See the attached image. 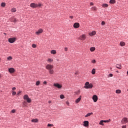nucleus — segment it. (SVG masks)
<instances>
[{
    "label": "nucleus",
    "instance_id": "obj_1",
    "mask_svg": "<svg viewBox=\"0 0 128 128\" xmlns=\"http://www.w3.org/2000/svg\"><path fill=\"white\" fill-rule=\"evenodd\" d=\"M94 86L92 84H90L89 82H86L85 83V86L84 88L86 89H92Z\"/></svg>",
    "mask_w": 128,
    "mask_h": 128
},
{
    "label": "nucleus",
    "instance_id": "obj_2",
    "mask_svg": "<svg viewBox=\"0 0 128 128\" xmlns=\"http://www.w3.org/2000/svg\"><path fill=\"white\" fill-rule=\"evenodd\" d=\"M16 41V38H8V42H9L10 44H14Z\"/></svg>",
    "mask_w": 128,
    "mask_h": 128
},
{
    "label": "nucleus",
    "instance_id": "obj_3",
    "mask_svg": "<svg viewBox=\"0 0 128 128\" xmlns=\"http://www.w3.org/2000/svg\"><path fill=\"white\" fill-rule=\"evenodd\" d=\"M46 70H52V68H54V66L51 65L50 64H48L46 66Z\"/></svg>",
    "mask_w": 128,
    "mask_h": 128
},
{
    "label": "nucleus",
    "instance_id": "obj_4",
    "mask_svg": "<svg viewBox=\"0 0 128 128\" xmlns=\"http://www.w3.org/2000/svg\"><path fill=\"white\" fill-rule=\"evenodd\" d=\"M30 7L32 8H36L38 7V5L37 4L32 3L30 4Z\"/></svg>",
    "mask_w": 128,
    "mask_h": 128
},
{
    "label": "nucleus",
    "instance_id": "obj_5",
    "mask_svg": "<svg viewBox=\"0 0 128 128\" xmlns=\"http://www.w3.org/2000/svg\"><path fill=\"white\" fill-rule=\"evenodd\" d=\"M79 39L82 40V41H84L85 39H86V36L84 34L82 35L81 36H80Z\"/></svg>",
    "mask_w": 128,
    "mask_h": 128
},
{
    "label": "nucleus",
    "instance_id": "obj_6",
    "mask_svg": "<svg viewBox=\"0 0 128 128\" xmlns=\"http://www.w3.org/2000/svg\"><path fill=\"white\" fill-rule=\"evenodd\" d=\"M92 100H94V102H96L98 101V96L96 94L92 96Z\"/></svg>",
    "mask_w": 128,
    "mask_h": 128
},
{
    "label": "nucleus",
    "instance_id": "obj_7",
    "mask_svg": "<svg viewBox=\"0 0 128 128\" xmlns=\"http://www.w3.org/2000/svg\"><path fill=\"white\" fill-rule=\"evenodd\" d=\"M122 122H124V124H126L128 122V118H122Z\"/></svg>",
    "mask_w": 128,
    "mask_h": 128
},
{
    "label": "nucleus",
    "instance_id": "obj_8",
    "mask_svg": "<svg viewBox=\"0 0 128 128\" xmlns=\"http://www.w3.org/2000/svg\"><path fill=\"white\" fill-rule=\"evenodd\" d=\"M73 27H74V28H79V27H80V24L78 23V22L74 23L73 24Z\"/></svg>",
    "mask_w": 128,
    "mask_h": 128
},
{
    "label": "nucleus",
    "instance_id": "obj_9",
    "mask_svg": "<svg viewBox=\"0 0 128 128\" xmlns=\"http://www.w3.org/2000/svg\"><path fill=\"white\" fill-rule=\"evenodd\" d=\"M42 32H43V30H42V29H40V30H38V31H37V32H36V34L39 35L40 34L42 33Z\"/></svg>",
    "mask_w": 128,
    "mask_h": 128
},
{
    "label": "nucleus",
    "instance_id": "obj_10",
    "mask_svg": "<svg viewBox=\"0 0 128 128\" xmlns=\"http://www.w3.org/2000/svg\"><path fill=\"white\" fill-rule=\"evenodd\" d=\"M8 71H9L10 73L12 74L13 72H14V68H10L8 70Z\"/></svg>",
    "mask_w": 128,
    "mask_h": 128
},
{
    "label": "nucleus",
    "instance_id": "obj_11",
    "mask_svg": "<svg viewBox=\"0 0 128 128\" xmlns=\"http://www.w3.org/2000/svg\"><path fill=\"white\" fill-rule=\"evenodd\" d=\"M54 86H56L58 88H60L62 87V85H60V84H54Z\"/></svg>",
    "mask_w": 128,
    "mask_h": 128
},
{
    "label": "nucleus",
    "instance_id": "obj_12",
    "mask_svg": "<svg viewBox=\"0 0 128 128\" xmlns=\"http://www.w3.org/2000/svg\"><path fill=\"white\" fill-rule=\"evenodd\" d=\"M84 126L85 127H87L88 126V121H84Z\"/></svg>",
    "mask_w": 128,
    "mask_h": 128
},
{
    "label": "nucleus",
    "instance_id": "obj_13",
    "mask_svg": "<svg viewBox=\"0 0 128 128\" xmlns=\"http://www.w3.org/2000/svg\"><path fill=\"white\" fill-rule=\"evenodd\" d=\"M81 97L82 96H80V98H76V104H78L80 102L81 100Z\"/></svg>",
    "mask_w": 128,
    "mask_h": 128
},
{
    "label": "nucleus",
    "instance_id": "obj_14",
    "mask_svg": "<svg viewBox=\"0 0 128 128\" xmlns=\"http://www.w3.org/2000/svg\"><path fill=\"white\" fill-rule=\"evenodd\" d=\"M10 22H16V18H10Z\"/></svg>",
    "mask_w": 128,
    "mask_h": 128
},
{
    "label": "nucleus",
    "instance_id": "obj_15",
    "mask_svg": "<svg viewBox=\"0 0 128 128\" xmlns=\"http://www.w3.org/2000/svg\"><path fill=\"white\" fill-rule=\"evenodd\" d=\"M116 68L119 69V70H121L122 68V67L121 66L120 64H116Z\"/></svg>",
    "mask_w": 128,
    "mask_h": 128
},
{
    "label": "nucleus",
    "instance_id": "obj_16",
    "mask_svg": "<svg viewBox=\"0 0 128 128\" xmlns=\"http://www.w3.org/2000/svg\"><path fill=\"white\" fill-rule=\"evenodd\" d=\"M96 34L95 31H92V32H91L89 34V36H92L95 35Z\"/></svg>",
    "mask_w": 128,
    "mask_h": 128
},
{
    "label": "nucleus",
    "instance_id": "obj_17",
    "mask_svg": "<svg viewBox=\"0 0 128 128\" xmlns=\"http://www.w3.org/2000/svg\"><path fill=\"white\" fill-rule=\"evenodd\" d=\"M92 112H90V113H88L86 114V115L84 116L85 118H87L88 116H92Z\"/></svg>",
    "mask_w": 128,
    "mask_h": 128
},
{
    "label": "nucleus",
    "instance_id": "obj_18",
    "mask_svg": "<svg viewBox=\"0 0 128 128\" xmlns=\"http://www.w3.org/2000/svg\"><path fill=\"white\" fill-rule=\"evenodd\" d=\"M49 70V71H48V72H49L50 74H54V71L53 70Z\"/></svg>",
    "mask_w": 128,
    "mask_h": 128
},
{
    "label": "nucleus",
    "instance_id": "obj_19",
    "mask_svg": "<svg viewBox=\"0 0 128 128\" xmlns=\"http://www.w3.org/2000/svg\"><path fill=\"white\" fill-rule=\"evenodd\" d=\"M31 122H38V118H34V119L31 120Z\"/></svg>",
    "mask_w": 128,
    "mask_h": 128
},
{
    "label": "nucleus",
    "instance_id": "obj_20",
    "mask_svg": "<svg viewBox=\"0 0 128 128\" xmlns=\"http://www.w3.org/2000/svg\"><path fill=\"white\" fill-rule=\"evenodd\" d=\"M91 10L92 11H96L97 10V8L96 6H93L91 8Z\"/></svg>",
    "mask_w": 128,
    "mask_h": 128
},
{
    "label": "nucleus",
    "instance_id": "obj_21",
    "mask_svg": "<svg viewBox=\"0 0 128 128\" xmlns=\"http://www.w3.org/2000/svg\"><path fill=\"white\" fill-rule=\"evenodd\" d=\"M120 45L121 46H124L126 45V43L123 42H121Z\"/></svg>",
    "mask_w": 128,
    "mask_h": 128
},
{
    "label": "nucleus",
    "instance_id": "obj_22",
    "mask_svg": "<svg viewBox=\"0 0 128 128\" xmlns=\"http://www.w3.org/2000/svg\"><path fill=\"white\" fill-rule=\"evenodd\" d=\"M24 100L30 99L28 98V96L27 94H25V96H24Z\"/></svg>",
    "mask_w": 128,
    "mask_h": 128
},
{
    "label": "nucleus",
    "instance_id": "obj_23",
    "mask_svg": "<svg viewBox=\"0 0 128 128\" xmlns=\"http://www.w3.org/2000/svg\"><path fill=\"white\" fill-rule=\"evenodd\" d=\"M109 3H110V4H114L116 3V0H110Z\"/></svg>",
    "mask_w": 128,
    "mask_h": 128
},
{
    "label": "nucleus",
    "instance_id": "obj_24",
    "mask_svg": "<svg viewBox=\"0 0 128 128\" xmlns=\"http://www.w3.org/2000/svg\"><path fill=\"white\" fill-rule=\"evenodd\" d=\"M102 6L103 8H108V4H104L102 5Z\"/></svg>",
    "mask_w": 128,
    "mask_h": 128
},
{
    "label": "nucleus",
    "instance_id": "obj_25",
    "mask_svg": "<svg viewBox=\"0 0 128 128\" xmlns=\"http://www.w3.org/2000/svg\"><path fill=\"white\" fill-rule=\"evenodd\" d=\"M56 50H51V54H56Z\"/></svg>",
    "mask_w": 128,
    "mask_h": 128
},
{
    "label": "nucleus",
    "instance_id": "obj_26",
    "mask_svg": "<svg viewBox=\"0 0 128 128\" xmlns=\"http://www.w3.org/2000/svg\"><path fill=\"white\" fill-rule=\"evenodd\" d=\"M96 50V48L94 47H92L90 48V50L91 52H94Z\"/></svg>",
    "mask_w": 128,
    "mask_h": 128
},
{
    "label": "nucleus",
    "instance_id": "obj_27",
    "mask_svg": "<svg viewBox=\"0 0 128 128\" xmlns=\"http://www.w3.org/2000/svg\"><path fill=\"white\" fill-rule=\"evenodd\" d=\"M47 61H48V62H54V60H52V58H48V59Z\"/></svg>",
    "mask_w": 128,
    "mask_h": 128
},
{
    "label": "nucleus",
    "instance_id": "obj_28",
    "mask_svg": "<svg viewBox=\"0 0 128 128\" xmlns=\"http://www.w3.org/2000/svg\"><path fill=\"white\" fill-rule=\"evenodd\" d=\"M91 72L92 73V74H94V75L95 74H96V69L95 68L92 69Z\"/></svg>",
    "mask_w": 128,
    "mask_h": 128
},
{
    "label": "nucleus",
    "instance_id": "obj_29",
    "mask_svg": "<svg viewBox=\"0 0 128 128\" xmlns=\"http://www.w3.org/2000/svg\"><path fill=\"white\" fill-rule=\"evenodd\" d=\"M11 12H16V8H12Z\"/></svg>",
    "mask_w": 128,
    "mask_h": 128
},
{
    "label": "nucleus",
    "instance_id": "obj_30",
    "mask_svg": "<svg viewBox=\"0 0 128 128\" xmlns=\"http://www.w3.org/2000/svg\"><path fill=\"white\" fill-rule=\"evenodd\" d=\"M40 80H38V81L36 82V86H40Z\"/></svg>",
    "mask_w": 128,
    "mask_h": 128
},
{
    "label": "nucleus",
    "instance_id": "obj_31",
    "mask_svg": "<svg viewBox=\"0 0 128 128\" xmlns=\"http://www.w3.org/2000/svg\"><path fill=\"white\" fill-rule=\"evenodd\" d=\"M116 94H120L121 93V90H117L116 91Z\"/></svg>",
    "mask_w": 128,
    "mask_h": 128
},
{
    "label": "nucleus",
    "instance_id": "obj_32",
    "mask_svg": "<svg viewBox=\"0 0 128 128\" xmlns=\"http://www.w3.org/2000/svg\"><path fill=\"white\" fill-rule=\"evenodd\" d=\"M103 123H104L103 120H101L100 121L99 124L101 126H104V124Z\"/></svg>",
    "mask_w": 128,
    "mask_h": 128
},
{
    "label": "nucleus",
    "instance_id": "obj_33",
    "mask_svg": "<svg viewBox=\"0 0 128 128\" xmlns=\"http://www.w3.org/2000/svg\"><path fill=\"white\" fill-rule=\"evenodd\" d=\"M7 60H12V56L8 57Z\"/></svg>",
    "mask_w": 128,
    "mask_h": 128
},
{
    "label": "nucleus",
    "instance_id": "obj_34",
    "mask_svg": "<svg viewBox=\"0 0 128 128\" xmlns=\"http://www.w3.org/2000/svg\"><path fill=\"white\" fill-rule=\"evenodd\" d=\"M25 100H27V102H28V103H30V102H31V100H30V98H28V99H25Z\"/></svg>",
    "mask_w": 128,
    "mask_h": 128
},
{
    "label": "nucleus",
    "instance_id": "obj_35",
    "mask_svg": "<svg viewBox=\"0 0 128 128\" xmlns=\"http://www.w3.org/2000/svg\"><path fill=\"white\" fill-rule=\"evenodd\" d=\"M48 127H52V126H54V124H48Z\"/></svg>",
    "mask_w": 128,
    "mask_h": 128
},
{
    "label": "nucleus",
    "instance_id": "obj_36",
    "mask_svg": "<svg viewBox=\"0 0 128 128\" xmlns=\"http://www.w3.org/2000/svg\"><path fill=\"white\" fill-rule=\"evenodd\" d=\"M0 6H2V7H5L6 6V4L4 2L2 3V4H0Z\"/></svg>",
    "mask_w": 128,
    "mask_h": 128
},
{
    "label": "nucleus",
    "instance_id": "obj_37",
    "mask_svg": "<svg viewBox=\"0 0 128 128\" xmlns=\"http://www.w3.org/2000/svg\"><path fill=\"white\" fill-rule=\"evenodd\" d=\"M60 98L61 99L64 98V96L63 94L60 95Z\"/></svg>",
    "mask_w": 128,
    "mask_h": 128
},
{
    "label": "nucleus",
    "instance_id": "obj_38",
    "mask_svg": "<svg viewBox=\"0 0 128 128\" xmlns=\"http://www.w3.org/2000/svg\"><path fill=\"white\" fill-rule=\"evenodd\" d=\"M32 47L33 48H36V44H32Z\"/></svg>",
    "mask_w": 128,
    "mask_h": 128
},
{
    "label": "nucleus",
    "instance_id": "obj_39",
    "mask_svg": "<svg viewBox=\"0 0 128 128\" xmlns=\"http://www.w3.org/2000/svg\"><path fill=\"white\" fill-rule=\"evenodd\" d=\"M91 62H92V64H96V60H92L91 61Z\"/></svg>",
    "mask_w": 128,
    "mask_h": 128
},
{
    "label": "nucleus",
    "instance_id": "obj_40",
    "mask_svg": "<svg viewBox=\"0 0 128 128\" xmlns=\"http://www.w3.org/2000/svg\"><path fill=\"white\" fill-rule=\"evenodd\" d=\"M16 112V110L14 109L12 110L11 112L14 114V112Z\"/></svg>",
    "mask_w": 128,
    "mask_h": 128
},
{
    "label": "nucleus",
    "instance_id": "obj_41",
    "mask_svg": "<svg viewBox=\"0 0 128 128\" xmlns=\"http://www.w3.org/2000/svg\"><path fill=\"white\" fill-rule=\"evenodd\" d=\"M101 24H102V26H104V24H105V22H104V21L102 22Z\"/></svg>",
    "mask_w": 128,
    "mask_h": 128
},
{
    "label": "nucleus",
    "instance_id": "obj_42",
    "mask_svg": "<svg viewBox=\"0 0 128 128\" xmlns=\"http://www.w3.org/2000/svg\"><path fill=\"white\" fill-rule=\"evenodd\" d=\"M108 76H109V77H112V76H113V74H109Z\"/></svg>",
    "mask_w": 128,
    "mask_h": 128
},
{
    "label": "nucleus",
    "instance_id": "obj_43",
    "mask_svg": "<svg viewBox=\"0 0 128 128\" xmlns=\"http://www.w3.org/2000/svg\"><path fill=\"white\" fill-rule=\"evenodd\" d=\"M38 7H40L42 6V4H40V3H38Z\"/></svg>",
    "mask_w": 128,
    "mask_h": 128
},
{
    "label": "nucleus",
    "instance_id": "obj_44",
    "mask_svg": "<svg viewBox=\"0 0 128 128\" xmlns=\"http://www.w3.org/2000/svg\"><path fill=\"white\" fill-rule=\"evenodd\" d=\"M64 50H65L66 52H67V51L68 50V48H64Z\"/></svg>",
    "mask_w": 128,
    "mask_h": 128
},
{
    "label": "nucleus",
    "instance_id": "obj_45",
    "mask_svg": "<svg viewBox=\"0 0 128 128\" xmlns=\"http://www.w3.org/2000/svg\"><path fill=\"white\" fill-rule=\"evenodd\" d=\"M16 94V92H12V96H15Z\"/></svg>",
    "mask_w": 128,
    "mask_h": 128
},
{
    "label": "nucleus",
    "instance_id": "obj_46",
    "mask_svg": "<svg viewBox=\"0 0 128 128\" xmlns=\"http://www.w3.org/2000/svg\"><path fill=\"white\" fill-rule=\"evenodd\" d=\"M90 6H94V3H92V2H90Z\"/></svg>",
    "mask_w": 128,
    "mask_h": 128
},
{
    "label": "nucleus",
    "instance_id": "obj_47",
    "mask_svg": "<svg viewBox=\"0 0 128 128\" xmlns=\"http://www.w3.org/2000/svg\"><path fill=\"white\" fill-rule=\"evenodd\" d=\"M103 122H105V123L108 122V120H103Z\"/></svg>",
    "mask_w": 128,
    "mask_h": 128
},
{
    "label": "nucleus",
    "instance_id": "obj_48",
    "mask_svg": "<svg viewBox=\"0 0 128 128\" xmlns=\"http://www.w3.org/2000/svg\"><path fill=\"white\" fill-rule=\"evenodd\" d=\"M122 128H126V126H122Z\"/></svg>",
    "mask_w": 128,
    "mask_h": 128
},
{
    "label": "nucleus",
    "instance_id": "obj_49",
    "mask_svg": "<svg viewBox=\"0 0 128 128\" xmlns=\"http://www.w3.org/2000/svg\"><path fill=\"white\" fill-rule=\"evenodd\" d=\"M43 84H46L47 82H46L44 81V82H43Z\"/></svg>",
    "mask_w": 128,
    "mask_h": 128
},
{
    "label": "nucleus",
    "instance_id": "obj_50",
    "mask_svg": "<svg viewBox=\"0 0 128 128\" xmlns=\"http://www.w3.org/2000/svg\"><path fill=\"white\" fill-rule=\"evenodd\" d=\"M12 90H16V88L15 87L12 88Z\"/></svg>",
    "mask_w": 128,
    "mask_h": 128
},
{
    "label": "nucleus",
    "instance_id": "obj_51",
    "mask_svg": "<svg viewBox=\"0 0 128 128\" xmlns=\"http://www.w3.org/2000/svg\"><path fill=\"white\" fill-rule=\"evenodd\" d=\"M70 19H72V18H74V16H70Z\"/></svg>",
    "mask_w": 128,
    "mask_h": 128
},
{
    "label": "nucleus",
    "instance_id": "obj_52",
    "mask_svg": "<svg viewBox=\"0 0 128 128\" xmlns=\"http://www.w3.org/2000/svg\"><path fill=\"white\" fill-rule=\"evenodd\" d=\"M50 103H52V101L49 100L48 101V104H50Z\"/></svg>",
    "mask_w": 128,
    "mask_h": 128
},
{
    "label": "nucleus",
    "instance_id": "obj_53",
    "mask_svg": "<svg viewBox=\"0 0 128 128\" xmlns=\"http://www.w3.org/2000/svg\"><path fill=\"white\" fill-rule=\"evenodd\" d=\"M1 78H2V76H1V75L0 74V79Z\"/></svg>",
    "mask_w": 128,
    "mask_h": 128
},
{
    "label": "nucleus",
    "instance_id": "obj_54",
    "mask_svg": "<svg viewBox=\"0 0 128 128\" xmlns=\"http://www.w3.org/2000/svg\"><path fill=\"white\" fill-rule=\"evenodd\" d=\"M127 75H128V71H127Z\"/></svg>",
    "mask_w": 128,
    "mask_h": 128
},
{
    "label": "nucleus",
    "instance_id": "obj_55",
    "mask_svg": "<svg viewBox=\"0 0 128 128\" xmlns=\"http://www.w3.org/2000/svg\"><path fill=\"white\" fill-rule=\"evenodd\" d=\"M76 74H77V72H76Z\"/></svg>",
    "mask_w": 128,
    "mask_h": 128
},
{
    "label": "nucleus",
    "instance_id": "obj_56",
    "mask_svg": "<svg viewBox=\"0 0 128 128\" xmlns=\"http://www.w3.org/2000/svg\"><path fill=\"white\" fill-rule=\"evenodd\" d=\"M112 68H110V70H112Z\"/></svg>",
    "mask_w": 128,
    "mask_h": 128
},
{
    "label": "nucleus",
    "instance_id": "obj_57",
    "mask_svg": "<svg viewBox=\"0 0 128 128\" xmlns=\"http://www.w3.org/2000/svg\"><path fill=\"white\" fill-rule=\"evenodd\" d=\"M117 72H118V71H117Z\"/></svg>",
    "mask_w": 128,
    "mask_h": 128
},
{
    "label": "nucleus",
    "instance_id": "obj_58",
    "mask_svg": "<svg viewBox=\"0 0 128 128\" xmlns=\"http://www.w3.org/2000/svg\"><path fill=\"white\" fill-rule=\"evenodd\" d=\"M127 91H128V90H127Z\"/></svg>",
    "mask_w": 128,
    "mask_h": 128
}]
</instances>
